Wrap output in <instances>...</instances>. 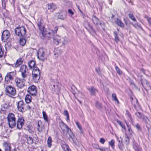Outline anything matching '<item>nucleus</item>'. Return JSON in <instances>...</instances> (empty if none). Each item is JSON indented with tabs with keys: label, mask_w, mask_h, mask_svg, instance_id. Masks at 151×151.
Here are the masks:
<instances>
[{
	"label": "nucleus",
	"mask_w": 151,
	"mask_h": 151,
	"mask_svg": "<svg viewBox=\"0 0 151 151\" xmlns=\"http://www.w3.org/2000/svg\"><path fill=\"white\" fill-rule=\"evenodd\" d=\"M98 148H97V149H99L101 151H105V150L104 148H101L99 147L98 146Z\"/></svg>",
	"instance_id": "54"
},
{
	"label": "nucleus",
	"mask_w": 151,
	"mask_h": 151,
	"mask_svg": "<svg viewBox=\"0 0 151 151\" xmlns=\"http://www.w3.org/2000/svg\"><path fill=\"white\" fill-rule=\"evenodd\" d=\"M10 34L8 30L4 31L2 34L1 40L4 42H6L9 38Z\"/></svg>",
	"instance_id": "12"
},
{
	"label": "nucleus",
	"mask_w": 151,
	"mask_h": 151,
	"mask_svg": "<svg viewBox=\"0 0 151 151\" xmlns=\"http://www.w3.org/2000/svg\"><path fill=\"white\" fill-rule=\"evenodd\" d=\"M43 20L41 19H39L37 20V26L42 33H44V27L42 25Z\"/></svg>",
	"instance_id": "18"
},
{
	"label": "nucleus",
	"mask_w": 151,
	"mask_h": 151,
	"mask_svg": "<svg viewBox=\"0 0 151 151\" xmlns=\"http://www.w3.org/2000/svg\"><path fill=\"white\" fill-rule=\"evenodd\" d=\"M123 144L122 143V142H121L120 143H118V146L119 148L120 149H122L123 147Z\"/></svg>",
	"instance_id": "48"
},
{
	"label": "nucleus",
	"mask_w": 151,
	"mask_h": 151,
	"mask_svg": "<svg viewBox=\"0 0 151 151\" xmlns=\"http://www.w3.org/2000/svg\"><path fill=\"white\" fill-rule=\"evenodd\" d=\"M135 115L137 117L139 118L140 119H142V118L143 115L141 114L139 112H137L135 114Z\"/></svg>",
	"instance_id": "35"
},
{
	"label": "nucleus",
	"mask_w": 151,
	"mask_h": 151,
	"mask_svg": "<svg viewBox=\"0 0 151 151\" xmlns=\"http://www.w3.org/2000/svg\"><path fill=\"white\" fill-rule=\"evenodd\" d=\"M115 23L121 27H123L124 26V23L119 19H117L115 21Z\"/></svg>",
	"instance_id": "27"
},
{
	"label": "nucleus",
	"mask_w": 151,
	"mask_h": 151,
	"mask_svg": "<svg viewBox=\"0 0 151 151\" xmlns=\"http://www.w3.org/2000/svg\"><path fill=\"white\" fill-rule=\"evenodd\" d=\"M125 114L127 116L129 117L130 120L132 119L131 116L128 110H126Z\"/></svg>",
	"instance_id": "44"
},
{
	"label": "nucleus",
	"mask_w": 151,
	"mask_h": 151,
	"mask_svg": "<svg viewBox=\"0 0 151 151\" xmlns=\"http://www.w3.org/2000/svg\"><path fill=\"white\" fill-rule=\"evenodd\" d=\"M4 53V52L2 50V47L0 45V58H1L3 56Z\"/></svg>",
	"instance_id": "43"
},
{
	"label": "nucleus",
	"mask_w": 151,
	"mask_h": 151,
	"mask_svg": "<svg viewBox=\"0 0 151 151\" xmlns=\"http://www.w3.org/2000/svg\"><path fill=\"white\" fill-rule=\"evenodd\" d=\"M59 18L62 19H64L65 17L62 16L61 17H59Z\"/></svg>",
	"instance_id": "59"
},
{
	"label": "nucleus",
	"mask_w": 151,
	"mask_h": 151,
	"mask_svg": "<svg viewBox=\"0 0 151 151\" xmlns=\"http://www.w3.org/2000/svg\"><path fill=\"white\" fill-rule=\"evenodd\" d=\"M52 142L51 137H49L48 138V140L47 141V143L48 146L49 147H51L52 144L51 143Z\"/></svg>",
	"instance_id": "30"
},
{
	"label": "nucleus",
	"mask_w": 151,
	"mask_h": 151,
	"mask_svg": "<svg viewBox=\"0 0 151 151\" xmlns=\"http://www.w3.org/2000/svg\"><path fill=\"white\" fill-rule=\"evenodd\" d=\"M4 146L5 148V151H11V147L10 144L5 142L4 143Z\"/></svg>",
	"instance_id": "22"
},
{
	"label": "nucleus",
	"mask_w": 151,
	"mask_h": 151,
	"mask_svg": "<svg viewBox=\"0 0 151 151\" xmlns=\"http://www.w3.org/2000/svg\"><path fill=\"white\" fill-rule=\"evenodd\" d=\"M9 127L11 128L14 127L16 125V119L13 113H9L7 118Z\"/></svg>",
	"instance_id": "2"
},
{
	"label": "nucleus",
	"mask_w": 151,
	"mask_h": 151,
	"mask_svg": "<svg viewBox=\"0 0 151 151\" xmlns=\"http://www.w3.org/2000/svg\"><path fill=\"white\" fill-rule=\"evenodd\" d=\"M2 5L3 8L4 9L5 8L6 6V3L5 2V1H2Z\"/></svg>",
	"instance_id": "52"
},
{
	"label": "nucleus",
	"mask_w": 151,
	"mask_h": 151,
	"mask_svg": "<svg viewBox=\"0 0 151 151\" xmlns=\"http://www.w3.org/2000/svg\"><path fill=\"white\" fill-rule=\"evenodd\" d=\"M142 119L146 124L149 123V120L146 116L143 115Z\"/></svg>",
	"instance_id": "37"
},
{
	"label": "nucleus",
	"mask_w": 151,
	"mask_h": 151,
	"mask_svg": "<svg viewBox=\"0 0 151 151\" xmlns=\"http://www.w3.org/2000/svg\"><path fill=\"white\" fill-rule=\"evenodd\" d=\"M16 75V72L15 70L7 73L5 77V81L9 82L11 81H12L15 76Z\"/></svg>",
	"instance_id": "6"
},
{
	"label": "nucleus",
	"mask_w": 151,
	"mask_h": 151,
	"mask_svg": "<svg viewBox=\"0 0 151 151\" xmlns=\"http://www.w3.org/2000/svg\"><path fill=\"white\" fill-rule=\"evenodd\" d=\"M32 97L29 95H27L25 97V100L27 103H29L32 101Z\"/></svg>",
	"instance_id": "28"
},
{
	"label": "nucleus",
	"mask_w": 151,
	"mask_h": 151,
	"mask_svg": "<svg viewBox=\"0 0 151 151\" xmlns=\"http://www.w3.org/2000/svg\"><path fill=\"white\" fill-rule=\"evenodd\" d=\"M24 122V120L22 117H19L17 122V127L19 129H21L22 127Z\"/></svg>",
	"instance_id": "16"
},
{
	"label": "nucleus",
	"mask_w": 151,
	"mask_h": 151,
	"mask_svg": "<svg viewBox=\"0 0 151 151\" xmlns=\"http://www.w3.org/2000/svg\"><path fill=\"white\" fill-rule=\"evenodd\" d=\"M46 50L43 48L39 49L37 52V56L40 60H43L45 58V52Z\"/></svg>",
	"instance_id": "9"
},
{
	"label": "nucleus",
	"mask_w": 151,
	"mask_h": 151,
	"mask_svg": "<svg viewBox=\"0 0 151 151\" xmlns=\"http://www.w3.org/2000/svg\"><path fill=\"white\" fill-rule=\"evenodd\" d=\"M62 39H63V41L62 42V44L63 45H64L67 43V41L65 38H64Z\"/></svg>",
	"instance_id": "46"
},
{
	"label": "nucleus",
	"mask_w": 151,
	"mask_h": 151,
	"mask_svg": "<svg viewBox=\"0 0 151 151\" xmlns=\"http://www.w3.org/2000/svg\"><path fill=\"white\" fill-rule=\"evenodd\" d=\"M15 82L17 86L19 88H22L25 86V81L24 78H16L15 80Z\"/></svg>",
	"instance_id": "11"
},
{
	"label": "nucleus",
	"mask_w": 151,
	"mask_h": 151,
	"mask_svg": "<svg viewBox=\"0 0 151 151\" xmlns=\"http://www.w3.org/2000/svg\"><path fill=\"white\" fill-rule=\"evenodd\" d=\"M48 28L49 29L51 32H48L49 35H50L51 33L52 34L56 33L58 29V26H54L53 25L50 24H48Z\"/></svg>",
	"instance_id": "13"
},
{
	"label": "nucleus",
	"mask_w": 151,
	"mask_h": 151,
	"mask_svg": "<svg viewBox=\"0 0 151 151\" xmlns=\"http://www.w3.org/2000/svg\"><path fill=\"white\" fill-rule=\"evenodd\" d=\"M131 102L132 103V104L134 106V108H136V105L133 103V101H131Z\"/></svg>",
	"instance_id": "57"
},
{
	"label": "nucleus",
	"mask_w": 151,
	"mask_h": 151,
	"mask_svg": "<svg viewBox=\"0 0 151 151\" xmlns=\"http://www.w3.org/2000/svg\"><path fill=\"white\" fill-rule=\"evenodd\" d=\"M62 38L58 35H56L52 37L53 43L56 45H58L61 42Z\"/></svg>",
	"instance_id": "15"
},
{
	"label": "nucleus",
	"mask_w": 151,
	"mask_h": 151,
	"mask_svg": "<svg viewBox=\"0 0 151 151\" xmlns=\"http://www.w3.org/2000/svg\"><path fill=\"white\" fill-rule=\"evenodd\" d=\"M15 32L17 35L21 37L25 36L26 30L24 27L22 26L16 28L15 30Z\"/></svg>",
	"instance_id": "4"
},
{
	"label": "nucleus",
	"mask_w": 151,
	"mask_h": 151,
	"mask_svg": "<svg viewBox=\"0 0 151 151\" xmlns=\"http://www.w3.org/2000/svg\"><path fill=\"white\" fill-rule=\"evenodd\" d=\"M133 147L135 151H142L141 147L134 141L133 142Z\"/></svg>",
	"instance_id": "21"
},
{
	"label": "nucleus",
	"mask_w": 151,
	"mask_h": 151,
	"mask_svg": "<svg viewBox=\"0 0 151 151\" xmlns=\"http://www.w3.org/2000/svg\"><path fill=\"white\" fill-rule=\"evenodd\" d=\"M129 17L133 21H136V19L132 14H129Z\"/></svg>",
	"instance_id": "40"
},
{
	"label": "nucleus",
	"mask_w": 151,
	"mask_h": 151,
	"mask_svg": "<svg viewBox=\"0 0 151 151\" xmlns=\"http://www.w3.org/2000/svg\"><path fill=\"white\" fill-rule=\"evenodd\" d=\"M22 140L24 141H27V142L28 144H32L33 143V139L31 137H28L27 135H25L22 138Z\"/></svg>",
	"instance_id": "17"
},
{
	"label": "nucleus",
	"mask_w": 151,
	"mask_h": 151,
	"mask_svg": "<svg viewBox=\"0 0 151 151\" xmlns=\"http://www.w3.org/2000/svg\"><path fill=\"white\" fill-rule=\"evenodd\" d=\"M118 142H119V143H120L121 142H122V139H121V140H118Z\"/></svg>",
	"instance_id": "60"
},
{
	"label": "nucleus",
	"mask_w": 151,
	"mask_h": 151,
	"mask_svg": "<svg viewBox=\"0 0 151 151\" xmlns=\"http://www.w3.org/2000/svg\"><path fill=\"white\" fill-rule=\"evenodd\" d=\"M27 108L28 109H30L31 108V107L29 105L27 106Z\"/></svg>",
	"instance_id": "61"
},
{
	"label": "nucleus",
	"mask_w": 151,
	"mask_h": 151,
	"mask_svg": "<svg viewBox=\"0 0 151 151\" xmlns=\"http://www.w3.org/2000/svg\"><path fill=\"white\" fill-rule=\"evenodd\" d=\"M124 143L126 145H128L129 143V139L127 135H125V137L124 139Z\"/></svg>",
	"instance_id": "33"
},
{
	"label": "nucleus",
	"mask_w": 151,
	"mask_h": 151,
	"mask_svg": "<svg viewBox=\"0 0 151 151\" xmlns=\"http://www.w3.org/2000/svg\"><path fill=\"white\" fill-rule=\"evenodd\" d=\"M19 43L22 46H24L26 43V40L24 38H20Z\"/></svg>",
	"instance_id": "29"
},
{
	"label": "nucleus",
	"mask_w": 151,
	"mask_h": 151,
	"mask_svg": "<svg viewBox=\"0 0 151 151\" xmlns=\"http://www.w3.org/2000/svg\"><path fill=\"white\" fill-rule=\"evenodd\" d=\"M47 7L48 10L52 12L55 10L56 8L55 5L52 3L48 4L47 5Z\"/></svg>",
	"instance_id": "19"
},
{
	"label": "nucleus",
	"mask_w": 151,
	"mask_h": 151,
	"mask_svg": "<svg viewBox=\"0 0 151 151\" xmlns=\"http://www.w3.org/2000/svg\"><path fill=\"white\" fill-rule=\"evenodd\" d=\"M62 147L64 151H66L67 149H68L69 147L68 145L66 144L65 145H63Z\"/></svg>",
	"instance_id": "42"
},
{
	"label": "nucleus",
	"mask_w": 151,
	"mask_h": 151,
	"mask_svg": "<svg viewBox=\"0 0 151 151\" xmlns=\"http://www.w3.org/2000/svg\"><path fill=\"white\" fill-rule=\"evenodd\" d=\"M76 123L77 126L79 128V129L80 130H82V128L81 126V125L80 124V123L78 122H76Z\"/></svg>",
	"instance_id": "45"
},
{
	"label": "nucleus",
	"mask_w": 151,
	"mask_h": 151,
	"mask_svg": "<svg viewBox=\"0 0 151 151\" xmlns=\"http://www.w3.org/2000/svg\"><path fill=\"white\" fill-rule=\"evenodd\" d=\"M128 131L129 132L130 134H132V131L131 130V129L130 128H128Z\"/></svg>",
	"instance_id": "56"
},
{
	"label": "nucleus",
	"mask_w": 151,
	"mask_h": 151,
	"mask_svg": "<svg viewBox=\"0 0 151 151\" xmlns=\"http://www.w3.org/2000/svg\"><path fill=\"white\" fill-rule=\"evenodd\" d=\"M109 1V4H110V5H111L112 4V1Z\"/></svg>",
	"instance_id": "63"
},
{
	"label": "nucleus",
	"mask_w": 151,
	"mask_h": 151,
	"mask_svg": "<svg viewBox=\"0 0 151 151\" xmlns=\"http://www.w3.org/2000/svg\"><path fill=\"white\" fill-rule=\"evenodd\" d=\"M95 105L96 107L99 109H101L102 108L101 104L98 101L96 102Z\"/></svg>",
	"instance_id": "39"
},
{
	"label": "nucleus",
	"mask_w": 151,
	"mask_h": 151,
	"mask_svg": "<svg viewBox=\"0 0 151 151\" xmlns=\"http://www.w3.org/2000/svg\"><path fill=\"white\" fill-rule=\"evenodd\" d=\"M115 69L119 75H120L122 73V72L120 70L119 68L117 66H116L115 67Z\"/></svg>",
	"instance_id": "41"
},
{
	"label": "nucleus",
	"mask_w": 151,
	"mask_h": 151,
	"mask_svg": "<svg viewBox=\"0 0 151 151\" xmlns=\"http://www.w3.org/2000/svg\"><path fill=\"white\" fill-rule=\"evenodd\" d=\"M39 122H38V125H37V126L38 127L37 128V129L39 132H40L42 131V129H41L40 128V125L39 124Z\"/></svg>",
	"instance_id": "49"
},
{
	"label": "nucleus",
	"mask_w": 151,
	"mask_h": 151,
	"mask_svg": "<svg viewBox=\"0 0 151 151\" xmlns=\"http://www.w3.org/2000/svg\"><path fill=\"white\" fill-rule=\"evenodd\" d=\"M27 91L32 96L36 95L37 93L36 88L34 85H32L28 88Z\"/></svg>",
	"instance_id": "14"
},
{
	"label": "nucleus",
	"mask_w": 151,
	"mask_h": 151,
	"mask_svg": "<svg viewBox=\"0 0 151 151\" xmlns=\"http://www.w3.org/2000/svg\"><path fill=\"white\" fill-rule=\"evenodd\" d=\"M135 127H136V128L138 129V130H140L141 129V128H140V126L138 124H137L136 125H135Z\"/></svg>",
	"instance_id": "53"
},
{
	"label": "nucleus",
	"mask_w": 151,
	"mask_h": 151,
	"mask_svg": "<svg viewBox=\"0 0 151 151\" xmlns=\"http://www.w3.org/2000/svg\"><path fill=\"white\" fill-rule=\"evenodd\" d=\"M99 142L102 144H104L105 142V140L103 138H100Z\"/></svg>",
	"instance_id": "47"
},
{
	"label": "nucleus",
	"mask_w": 151,
	"mask_h": 151,
	"mask_svg": "<svg viewBox=\"0 0 151 151\" xmlns=\"http://www.w3.org/2000/svg\"><path fill=\"white\" fill-rule=\"evenodd\" d=\"M68 12L71 15H73L74 14L73 12L72 11V10L70 9H69L68 10Z\"/></svg>",
	"instance_id": "50"
},
{
	"label": "nucleus",
	"mask_w": 151,
	"mask_h": 151,
	"mask_svg": "<svg viewBox=\"0 0 151 151\" xmlns=\"http://www.w3.org/2000/svg\"><path fill=\"white\" fill-rule=\"evenodd\" d=\"M147 18L149 23L151 25V18L148 17H147Z\"/></svg>",
	"instance_id": "51"
},
{
	"label": "nucleus",
	"mask_w": 151,
	"mask_h": 151,
	"mask_svg": "<svg viewBox=\"0 0 151 151\" xmlns=\"http://www.w3.org/2000/svg\"><path fill=\"white\" fill-rule=\"evenodd\" d=\"M134 101H135L136 102V104H137V102H138V101H137V100L136 99H135L134 100Z\"/></svg>",
	"instance_id": "62"
},
{
	"label": "nucleus",
	"mask_w": 151,
	"mask_h": 151,
	"mask_svg": "<svg viewBox=\"0 0 151 151\" xmlns=\"http://www.w3.org/2000/svg\"><path fill=\"white\" fill-rule=\"evenodd\" d=\"M17 107L19 111L23 112L27 110V106L22 101L18 102L17 104Z\"/></svg>",
	"instance_id": "7"
},
{
	"label": "nucleus",
	"mask_w": 151,
	"mask_h": 151,
	"mask_svg": "<svg viewBox=\"0 0 151 151\" xmlns=\"http://www.w3.org/2000/svg\"><path fill=\"white\" fill-rule=\"evenodd\" d=\"M33 79L35 81H37L40 77V72L39 69L37 67H35L33 69L32 72Z\"/></svg>",
	"instance_id": "5"
},
{
	"label": "nucleus",
	"mask_w": 151,
	"mask_h": 151,
	"mask_svg": "<svg viewBox=\"0 0 151 151\" xmlns=\"http://www.w3.org/2000/svg\"><path fill=\"white\" fill-rule=\"evenodd\" d=\"M117 123L120 125L121 127L124 129L125 130L126 128L125 127L124 125L120 121L117 120Z\"/></svg>",
	"instance_id": "34"
},
{
	"label": "nucleus",
	"mask_w": 151,
	"mask_h": 151,
	"mask_svg": "<svg viewBox=\"0 0 151 151\" xmlns=\"http://www.w3.org/2000/svg\"><path fill=\"white\" fill-rule=\"evenodd\" d=\"M35 62L33 60H31L29 62H28V64L29 67L31 69L35 68Z\"/></svg>",
	"instance_id": "24"
},
{
	"label": "nucleus",
	"mask_w": 151,
	"mask_h": 151,
	"mask_svg": "<svg viewBox=\"0 0 151 151\" xmlns=\"http://www.w3.org/2000/svg\"><path fill=\"white\" fill-rule=\"evenodd\" d=\"M61 146L62 147V146L63 145H65V144H66L65 143V142L64 141H61Z\"/></svg>",
	"instance_id": "55"
},
{
	"label": "nucleus",
	"mask_w": 151,
	"mask_h": 151,
	"mask_svg": "<svg viewBox=\"0 0 151 151\" xmlns=\"http://www.w3.org/2000/svg\"><path fill=\"white\" fill-rule=\"evenodd\" d=\"M115 141L114 139H112L109 142V145H110L112 148H114V147Z\"/></svg>",
	"instance_id": "36"
},
{
	"label": "nucleus",
	"mask_w": 151,
	"mask_h": 151,
	"mask_svg": "<svg viewBox=\"0 0 151 151\" xmlns=\"http://www.w3.org/2000/svg\"><path fill=\"white\" fill-rule=\"evenodd\" d=\"M2 77L1 75V73H0V82L2 81Z\"/></svg>",
	"instance_id": "58"
},
{
	"label": "nucleus",
	"mask_w": 151,
	"mask_h": 151,
	"mask_svg": "<svg viewBox=\"0 0 151 151\" xmlns=\"http://www.w3.org/2000/svg\"><path fill=\"white\" fill-rule=\"evenodd\" d=\"M5 92L6 95L11 96H14L16 93V89L11 85H8L5 87Z\"/></svg>",
	"instance_id": "3"
},
{
	"label": "nucleus",
	"mask_w": 151,
	"mask_h": 151,
	"mask_svg": "<svg viewBox=\"0 0 151 151\" xmlns=\"http://www.w3.org/2000/svg\"><path fill=\"white\" fill-rule=\"evenodd\" d=\"M92 20L93 23L97 25H101V23H100V21L97 18V17H94L92 19Z\"/></svg>",
	"instance_id": "25"
},
{
	"label": "nucleus",
	"mask_w": 151,
	"mask_h": 151,
	"mask_svg": "<svg viewBox=\"0 0 151 151\" xmlns=\"http://www.w3.org/2000/svg\"><path fill=\"white\" fill-rule=\"evenodd\" d=\"M23 60L22 58H19L18 59L15 63V66L16 68L18 67L19 66L21 65L23 62Z\"/></svg>",
	"instance_id": "23"
},
{
	"label": "nucleus",
	"mask_w": 151,
	"mask_h": 151,
	"mask_svg": "<svg viewBox=\"0 0 151 151\" xmlns=\"http://www.w3.org/2000/svg\"><path fill=\"white\" fill-rule=\"evenodd\" d=\"M112 100L116 103L117 104H119V101L116 97V95L115 93H114L112 94Z\"/></svg>",
	"instance_id": "26"
},
{
	"label": "nucleus",
	"mask_w": 151,
	"mask_h": 151,
	"mask_svg": "<svg viewBox=\"0 0 151 151\" xmlns=\"http://www.w3.org/2000/svg\"><path fill=\"white\" fill-rule=\"evenodd\" d=\"M88 90L90 91L92 96H95L96 93L98 92L97 90L93 87L88 88Z\"/></svg>",
	"instance_id": "20"
},
{
	"label": "nucleus",
	"mask_w": 151,
	"mask_h": 151,
	"mask_svg": "<svg viewBox=\"0 0 151 151\" xmlns=\"http://www.w3.org/2000/svg\"><path fill=\"white\" fill-rule=\"evenodd\" d=\"M114 33L115 36V40L116 42H117L119 41V40L117 33L116 32H114Z\"/></svg>",
	"instance_id": "38"
},
{
	"label": "nucleus",
	"mask_w": 151,
	"mask_h": 151,
	"mask_svg": "<svg viewBox=\"0 0 151 151\" xmlns=\"http://www.w3.org/2000/svg\"><path fill=\"white\" fill-rule=\"evenodd\" d=\"M59 126L63 132H64L65 130L67 131V133L69 134L70 137L69 140L70 141H73L74 142V136L69 127L65 124L62 121H61L60 122Z\"/></svg>",
	"instance_id": "1"
},
{
	"label": "nucleus",
	"mask_w": 151,
	"mask_h": 151,
	"mask_svg": "<svg viewBox=\"0 0 151 151\" xmlns=\"http://www.w3.org/2000/svg\"><path fill=\"white\" fill-rule=\"evenodd\" d=\"M42 115L43 118L45 121L48 122L47 116L44 111H42Z\"/></svg>",
	"instance_id": "31"
},
{
	"label": "nucleus",
	"mask_w": 151,
	"mask_h": 151,
	"mask_svg": "<svg viewBox=\"0 0 151 151\" xmlns=\"http://www.w3.org/2000/svg\"><path fill=\"white\" fill-rule=\"evenodd\" d=\"M28 69L25 65H22L20 68L19 71L21 73V76L23 78H24L27 77V71Z\"/></svg>",
	"instance_id": "8"
},
{
	"label": "nucleus",
	"mask_w": 151,
	"mask_h": 151,
	"mask_svg": "<svg viewBox=\"0 0 151 151\" xmlns=\"http://www.w3.org/2000/svg\"><path fill=\"white\" fill-rule=\"evenodd\" d=\"M66 151H71L69 148H68V149H67Z\"/></svg>",
	"instance_id": "64"
},
{
	"label": "nucleus",
	"mask_w": 151,
	"mask_h": 151,
	"mask_svg": "<svg viewBox=\"0 0 151 151\" xmlns=\"http://www.w3.org/2000/svg\"><path fill=\"white\" fill-rule=\"evenodd\" d=\"M64 114L66 116V120L68 121L69 120V113L67 110H65L64 111Z\"/></svg>",
	"instance_id": "32"
},
{
	"label": "nucleus",
	"mask_w": 151,
	"mask_h": 151,
	"mask_svg": "<svg viewBox=\"0 0 151 151\" xmlns=\"http://www.w3.org/2000/svg\"><path fill=\"white\" fill-rule=\"evenodd\" d=\"M59 84L57 80H52L51 81L50 87L52 90L55 91L56 88L57 90H59L58 87Z\"/></svg>",
	"instance_id": "10"
}]
</instances>
